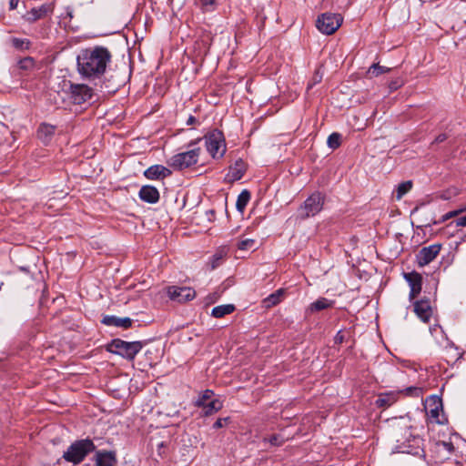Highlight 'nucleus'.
<instances>
[{
  "mask_svg": "<svg viewBox=\"0 0 466 466\" xmlns=\"http://www.w3.org/2000/svg\"><path fill=\"white\" fill-rule=\"evenodd\" d=\"M171 170L162 165H153L147 168L144 176L151 180L167 177L171 175Z\"/></svg>",
  "mask_w": 466,
  "mask_h": 466,
  "instance_id": "a211bd4d",
  "label": "nucleus"
},
{
  "mask_svg": "<svg viewBox=\"0 0 466 466\" xmlns=\"http://www.w3.org/2000/svg\"><path fill=\"white\" fill-rule=\"evenodd\" d=\"M142 347L143 345L140 341L127 342L120 339H114L108 343L106 350L111 353L120 355L128 360H132L142 350Z\"/></svg>",
  "mask_w": 466,
  "mask_h": 466,
  "instance_id": "7ed1b4c3",
  "label": "nucleus"
},
{
  "mask_svg": "<svg viewBox=\"0 0 466 466\" xmlns=\"http://www.w3.org/2000/svg\"><path fill=\"white\" fill-rule=\"evenodd\" d=\"M215 0H200L203 6L211 5L214 4Z\"/></svg>",
  "mask_w": 466,
  "mask_h": 466,
  "instance_id": "49530a36",
  "label": "nucleus"
},
{
  "mask_svg": "<svg viewBox=\"0 0 466 466\" xmlns=\"http://www.w3.org/2000/svg\"><path fill=\"white\" fill-rule=\"evenodd\" d=\"M206 147L212 157H221L226 152L223 135L219 131H213L206 136Z\"/></svg>",
  "mask_w": 466,
  "mask_h": 466,
  "instance_id": "6e6552de",
  "label": "nucleus"
},
{
  "mask_svg": "<svg viewBox=\"0 0 466 466\" xmlns=\"http://www.w3.org/2000/svg\"><path fill=\"white\" fill-rule=\"evenodd\" d=\"M55 8L54 3L43 4L39 7H34L28 11L24 18L29 23H35V21L46 17L47 15L52 14Z\"/></svg>",
  "mask_w": 466,
  "mask_h": 466,
  "instance_id": "ddd939ff",
  "label": "nucleus"
},
{
  "mask_svg": "<svg viewBox=\"0 0 466 466\" xmlns=\"http://www.w3.org/2000/svg\"><path fill=\"white\" fill-rule=\"evenodd\" d=\"M65 18H69L71 20L73 18V9L69 6L66 8V16Z\"/></svg>",
  "mask_w": 466,
  "mask_h": 466,
  "instance_id": "37998d69",
  "label": "nucleus"
},
{
  "mask_svg": "<svg viewBox=\"0 0 466 466\" xmlns=\"http://www.w3.org/2000/svg\"><path fill=\"white\" fill-rule=\"evenodd\" d=\"M441 248L440 244H433L422 248L416 255L419 267H424L435 259Z\"/></svg>",
  "mask_w": 466,
  "mask_h": 466,
  "instance_id": "f8f14e48",
  "label": "nucleus"
},
{
  "mask_svg": "<svg viewBox=\"0 0 466 466\" xmlns=\"http://www.w3.org/2000/svg\"><path fill=\"white\" fill-rule=\"evenodd\" d=\"M405 433L401 438L397 439L396 451L400 453H408L420 457H425L422 448L423 439L419 435L413 434L410 429V426L405 425Z\"/></svg>",
  "mask_w": 466,
  "mask_h": 466,
  "instance_id": "f03ea898",
  "label": "nucleus"
},
{
  "mask_svg": "<svg viewBox=\"0 0 466 466\" xmlns=\"http://www.w3.org/2000/svg\"><path fill=\"white\" fill-rule=\"evenodd\" d=\"M34 66V60H17V66L20 69L27 70Z\"/></svg>",
  "mask_w": 466,
  "mask_h": 466,
  "instance_id": "e433bc0d",
  "label": "nucleus"
},
{
  "mask_svg": "<svg viewBox=\"0 0 466 466\" xmlns=\"http://www.w3.org/2000/svg\"><path fill=\"white\" fill-rule=\"evenodd\" d=\"M342 340H343V336L340 334V331H339V332H338V334L335 337V341L341 343Z\"/></svg>",
  "mask_w": 466,
  "mask_h": 466,
  "instance_id": "09e8293b",
  "label": "nucleus"
},
{
  "mask_svg": "<svg viewBox=\"0 0 466 466\" xmlns=\"http://www.w3.org/2000/svg\"><path fill=\"white\" fill-rule=\"evenodd\" d=\"M412 187L411 181H404L400 183L396 190V198L400 200L402 197L407 194Z\"/></svg>",
  "mask_w": 466,
  "mask_h": 466,
  "instance_id": "c756f323",
  "label": "nucleus"
},
{
  "mask_svg": "<svg viewBox=\"0 0 466 466\" xmlns=\"http://www.w3.org/2000/svg\"><path fill=\"white\" fill-rule=\"evenodd\" d=\"M461 241H462V242L466 241V233L463 234V236L461 238Z\"/></svg>",
  "mask_w": 466,
  "mask_h": 466,
  "instance_id": "3c124183",
  "label": "nucleus"
},
{
  "mask_svg": "<svg viewBox=\"0 0 466 466\" xmlns=\"http://www.w3.org/2000/svg\"><path fill=\"white\" fill-rule=\"evenodd\" d=\"M230 420L229 417L225 418H219L216 420V422L213 424V429H220L227 425Z\"/></svg>",
  "mask_w": 466,
  "mask_h": 466,
  "instance_id": "4c0bfd02",
  "label": "nucleus"
},
{
  "mask_svg": "<svg viewBox=\"0 0 466 466\" xmlns=\"http://www.w3.org/2000/svg\"><path fill=\"white\" fill-rule=\"evenodd\" d=\"M222 407V402L218 399H214L209 402H207L206 405L202 406L201 408L203 409L204 416H209L220 410Z\"/></svg>",
  "mask_w": 466,
  "mask_h": 466,
  "instance_id": "393cba45",
  "label": "nucleus"
},
{
  "mask_svg": "<svg viewBox=\"0 0 466 466\" xmlns=\"http://www.w3.org/2000/svg\"><path fill=\"white\" fill-rule=\"evenodd\" d=\"M167 295L170 299L181 303L192 300L196 297V291L190 287L171 286L167 288Z\"/></svg>",
  "mask_w": 466,
  "mask_h": 466,
  "instance_id": "9b49d317",
  "label": "nucleus"
},
{
  "mask_svg": "<svg viewBox=\"0 0 466 466\" xmlns=\"http://www.w3.org/2000/svg\"><path fill=\"white\" fill-rule=\"evenodd\" d=\"M214 391L211 390H206L203 392H201L198 398V400L195 402V405L197 407H202L206 405L207 402H209L211 400H213Z\"/></svg>",
  "mask_w": 466,
  "mask_h": 466,
  "instance_id": "c85d7f7f",
  "label": "nucleus"
},
{
  "mask_svg": "<svg viewBox=\"0 0 466 466\" xmlns=\"http://www.w3.org/2000/svg\"><path fill=\"white\" fill-rule=\"evenodd\" d=\"M427 415L431 420V421L436 422L438 424H444L447 422V420L441 413L443 411L442 410V401L437 396H431L429 400H427Z\"/></svg>",
  "mask_w": 466,
  "mask_h": 466,
  "instance_id": "9d476101",
  "label": "nucleus"
},
{
  "mask_svg": "<svg viewBox=\"0 0 466 466\" xmlns=\"http://www.w3.org/2000/svg\"><path fill=\"white\" fill-rule=\"evenodd\" d=\"M186 124L187 126H192V125H195V124H199L198 120L194 116H189L187 119V122Z\"/></svg>",
  "mask_w": 466,
  "mask_h": 466,
  "instance_id": "79ce46f5",
  "label": "nucleus"
},
{
  "mask_svg": "<svg viewBox=\"0 0 466 466\" xmlns=\"http://www.w3.org/2000/svg\"><path fill=\"white\" fill-rule=\"evenodd\" d=\"M264 441H268L272 446H280L285 441V438L280 434H273L268 439L265 438Z\"/></svg>",
  "mask_w": 466,
  "mask_h": 466,
  "instance_id": "72a5a7b5",
  "label": "nucleus"
},
{
  "mask_svg": "<svg viewBox=\"0 0 466 466\" xmlns=\"http://www.w3.org/2000/svg\"><path fill=\"white\" fill-rule=\"evenodd\" d=\"M446 139H447V136H446L445 134H441V135H439V136L435 138L434 142H435V143H442V142H443V141H445Z\"/></svg>",
  "mask_w": 466,
  "mask_h": 466,
  "instance_id": "c03bdc74",
  "label": "nucleus"
},
{
  "mask_svg": "<svg viewBox=\"0 0 466 466\" xmlns=\"http://www.w3.org/2000/svg\"><path fill=\"white\" fill-rule=\"evenodd\" d=\"M96 450V445L89 438L77 440L70 444L62 458L75 465L81 463L86 457Z\"/></svg>",
  "mask_w": 466,
  "mask_h": 466,
  "instance_id": "f257e3e1",
  "label": "nucleus"
},
{
  "mask_svg": "<svg viewBox=\"0 0 466 466\" xmlns=\"http://www.w3.org/2000/svg\"><path fill=\"white\" fill-rule=\"evenodd\" d=\"M401 391H388L380 393L376 400V405L379 408H388L395 403Z\"/></svg>",
  "mask_w": 466,
  "mask_h": 466,
  "instance_id": "412c9836",
  "label": "nucleus"
},
{
  "mask_svg": "<svg viewBox=\"0 0 466 466\" xmlns=\"http://www.w3.org/2000/svg\"><path fill=\"white\" fill-rule=\"evenodd\" d=\"M400 391H401V393L405 392L406 395H416V396H418L420 393L421 390L420 388H418V387H408L405 390H400Z\"/></svg>",
  "mask_w": 466,
  "mask_h": 466,
  "instance_id": "ea45409f",
  "label": "nucleus"
},
{
  "mask_svg": "<svg viewBox=\"0 0 466 466\" xmlns=\"http://www.w3.org/2000/svg\"><path fill=\"white\" fill-rule=\"evenodd\" d=\"M414 312L423 322H429L432 315V309L428 299H420L414 303Z\"/></svg>",
  "mask_w": 466,
  "mask_h": 466,
  "instance_id": "f3484780",
  "label": "nucleus"
},
{
  "mask_svg": "<svg viewBox=\"0 0 466 466\" xmlns=\"http://www.w3.org/2000/svg\"><path fill=\"white\" fill-rule=\"evenodd\" d=\"M66 93L71 101L76 105H81L89 100L93 96V90L84 84H73L69 82Z\"/></svg>",
  "mask_w": 466,
  "mask_h": 466,
  "instance_id": "1a4fd4ad",
  "label": "nucleus"
},
{
  "mask_svg": "<svg viewBox=\"0 0 466 466\" xmlns=\"http://www.w3.org/2000/svg\"><path fill=\"white\" fill-rule=\"evenodd\" d=\"M284 290L282 289L276 290L272 294L268 295L262 301L263 307L266 309H270L276 305H278L283 299Z\"/></svg>",
  "mask_w": 466,
  "mask_h": 466,
  "instance_id": "b1692460",
  "label": "nucleus"
},
{
  "mask_svg": "<svg viewBox=\"0 0 466 466\" xmlns=\"http://www.w3.org/2000/svg\"><path fill=\"white\" fill-rule=\"evenodd\" d=\"M250 192L247 189L241 191V193L238 196L236 208L238 211L243 212L246 208L248 203L250 200Z\"/></svg>",
  "mask_w": 466,
  "mask_h": 466,
  "instance_id": "cd10ccee",
  "label": "nucleus"
},
{
  "mask_svg": "<svg viewBox=\"0 0 466 466\" xmlns=\"http://www.w3.org/2000/svg\"><path fill=\"white\" fill-rule=\"evenodd\" d=\"M116 463L115 451H98L96 452V466H115Z\"/></svg>",
  "mask_w": 466,
  "mask_h": 466,
  "instance_id": "6ab92c4d",
  "label": "nucleus"
},
{
  "mask_svg": "<svg viewBox=\"0 0 466 466\" xmlns=\"http://www.w3.org/2000/svg\"><path fill=\"white\" fill-rule=\"evenodd\" d=\"M255 240L251 238H246L238 242V247L241 250H248L254 247Z\"/></svg>",
  "mask_w": 466,
  "mask_h": 466,
  "instance_id": "f704fd0d",
  "label": "nucleus"
},
{
  "mask_svg": "<svg viewBox=\"0 0 466 466\" xmlns=\"http://www.w3.org/2000/svg\"><path fill=\"white\" fill-rule=\"evenodd\" d=\"M101 322L106 326L119 327L123 329H128L132 325V319L130 318H119L111 315L105 316Z\"/></svg>",
  "mask_w": 466,
  "mask_h": 466,
  "instance_id": "4be33fe9",
  "label": "nucleus"
},
{
  "mask_svg": "<svg viewBox=\"0 0 466 466\" xmlns=\"http://www.w3.org/2000/svg\"><path fill=\"white\" fill-rule=\"evenodd\" d=\"M12 45L15 48L19 50L28 49L30 46V41L25 38H13Z\"/></svg>",
  "mask_w": 466,
  "mask_h": 466,
  "instance_id": "473e14b6",
  "label": "nucleus"
},
{
  "mask_svg": "<svg viewBox=\"0 0 466 466\" xmlns=\"http://www.w3.org/2000/svg\"><path fill=\"white\" fill-rule=\"evenodd\" d=\"M199 153L200 148H193L172 156L167 163L175 170H183L198 163Z\"/></svg>",
  "mask_w": 466,
  "mask_h": 466,
  "instance_id": "423d86ee",
  "label": "nucleus"
},
{
  "mask_svg": "<svg viewBox=\"0 0 466 466\" xmlns=\"http://www.w3.org/2000/svg\"><path fill=\"white\" fill-rule=\"evenodd\" d=\"M19 0H10L9 1V9L15 10L18 5Z\"/></svg>",
  "mask_w": 466,
  "mask_h": 466,
  "instance_id": "a18cd8bd",
  "label": "nucleus"
},
{
  "mask_svg": "<svg viewBox=\"0 0 466 466\" xmlns=\"http://www.w3.org/2000/svg\"><path fill=\"white\" fill-rule=\"evenodd\" d=\"M235 310V306L233 304H226V305H219L215 308H213L211 315L214 318H222L226 315H228L232 313Z\"/></svg>",
  "mask_w": 466,
  "mask_h": 466,
  "instance_id": "a878e982",
  "label": "nucleus"
},
{
  "mask_svg": "<svg viewBox=\"0 0 466 466\" xmlns=\"http://www.w3.org/2000/svg\"><path fill=\"white\" fill-rule=\"evenodd\" d=\"M341 143V135L339 133H332L329 136L327 144L329 147L332 149H336L340 146Z\"/></svg>",
  "mask_w": 466,
  "mask_h": 466,
  "instance_id": "2f4dec72",
  "label": "nucleus"
},
{
  "mask_svg": "<svg viewBox=\"0 0 466 466\" xmlns=\"http://www.w3.org/2000/svg\"><path fill=\"white\" fill-rule=\"evenodd\" d=\"M158 446L159 448H164V442H161Z\"/></svg>",
  "mask_w": 466,
  "mask_h": 466,
  "instance_id": "603ef678",
  "label": "nucleus"
},
{
  "mask_svg": "<svg viewBox=\"0 0 466 466\" xmlns=\"http://www.w3.org/2000/svg\"><path fill=\"white\" fill-rule=\"evenodd\" d=\"M321 67H322V66H319V68H317L315 75L312 78V84L310 85V86H312L313 85L321 81L322 76H323V72H321Z\"/></svg>",
  "mask_w": 466,
  "mask_h": 466,
  "instance_id": "58836bf2",
  "label": "nucleus"
},
{
  "mask_svg": "<svg viewBox=\"0 0 466 466\" xmlns=\"http://www.w3.org/2000/svg\"><path fill=\"white\" fill-rule=\"evenodd\" d=\"M333 300H329L326 298H319L316 301L310 304L309 309L311 311H320L329 308H331L334 305Z\"/></svg>",
  "mask_w": 466,
  "mask_h": 466,
  "instance_id": "bb28decb",
  "label": "nucleus"
},
{
  "mask_svg": "<svg viewBox=\"0 0 466 466\" xmlns=\"http://www.w3.org/2000/svg\"><path fill=\"white\" fill-rule=\"evenodd\" d=\"M246 170L247 167L245 162L241 158H238L232 166H230L229 171L225 177V180L228 183L238 181L242 178Z\"/></svg>",
  "mask_w": 466,
  "mask_h": 466,
  "instance_id": "4468645a",
  "label": "nucleus"
},
{
  "mask_svg": "<svg viewBox=\"0 0 466 466\" xmlns=\"http://www.w3.org/2000/svg\"><path fill=\"white\" fill-rule=\"evenodd\" d=\"M454 222L457 227H466V215L458 218Z\"/></svg>",
  "mask_w": 466,
  "mask_h": 466,
  "instance_id": "a19ab883",
  "label": "nucleus"
},
{
  "mask_svg": "<svg viewBox=\"0 0 466 466\" xmlns=\"http://www.w3.org/2000/svg\"><path fill=\"white\" fill-rule=\"evenodd\" d=\"M138 196L141 200L150 204H155L159 200V192L153 186H143Z\"/></svg>",
  "mask_w": 466,
  "mask_h": 466,
  "instance_id": "aec40b11",
  "label": "nucleus"
},
{
  "mask_svg": "<svg viewBox=\"0 0 466 466\" xmlns=\"http://www.w3.org/2000/svg\"><path fill=\"white\" fill-rule=\"evenodd\" d=\"M324 205V196L319 192L310 195L298 209V218L306 219L319 213Z\"/></svg>",
  "mask_w": 466,
  "mask_h": 466,
  "instance_id": "39448f33",
  "label": "nucleus"
},
{
  "mask_svg": "<svg viewBox=\"0 0 466 466\" xmlns=\"http://www.w3.org/2000/svg\"><path fill=\"white\" fill-rule=\"evenodd\" d=\"M56 132V127L50 124L42 123L37 130L38 137L47 143L51 140L52 137Z\"/></svg>",
  "mask_w": 466,
  "mask_h": 466,
  "instance_id": "5701e85b",
  "label": "nucleus"
},
{
  "mask_svg": "<svg viewBox=\"0 0 466 466\" xmlns=\"http://www.w3.org/2000/svg\"><path fill=\"white\" fill-rule=\"evenodd\" d=\"M219 259H220V257H218L216 255L214 256V259L212 262V268H215L218 265Z\"/></svg>",
  "mask_w": 466,
  "mask_h": 466,
  "instance_id": "de8ad7c7",
  "label": "nucleus"
},
{
  "mask_svg": "<svg viewBox=\"0 0 466 466\" xmlns=\"http://www.w3.org/2000/svg\"><path fill=\"white\" fill-rule=\"evenodd\" d=\"M77 70L83 78L94 80L100 78L106 68V60H76Z\"/></svg>",
  "mask_w": 466,
  "mask_h": 466,
  "instance_id": "20e7f679",
  "label": "nucleus"
},
{
  "mask_svg": "<svg viewBox=\"0 0 466 466\" xmlns=\"http://www.w3.org/2000/svg\"><path fill=\"white\" fill-rule=\"evenodd\" d=\"M343 18L339 14L325 13L320 15L317 21V28L325 35H332L341 25Z\"/></svg>",
  "mask_w": 466,
  "mask_h": 466,
  "instance_id": "0eeeda50",
  "label": "nucleus"
},
{
  "mask_svg": "<svg viewBox=\"0 0 466 466\" xmlns=\"http://www.w3.org/2000/svg\"><path fill=\"white\" fill-rule=\"evenodd\" d=\"M464 209H456V210H452V211H450L446 214H444L442 217H441V219L440 220V223L441 222H445L447 221L448 219L451 218H455L457 216H459Z\"/></svg>",
  "mask_w": 466,
  "mask_h": 466,
  "instance_id": "c9c22d12",
  "label": "nucleus"
},
{
  "mask_svg": "<svg viewBox=\"0 0 466 466\" xmlns=\"http://www.w3.org/2000/svg\"><path fill=\"white\" fill-rule=\"evenodd\" d=\"M111 55L107 48L96 46L93 48L82 49L76 58H110Z\"/></svg>",
  "mask_w": 466,
  "mask_h": 466,
  "instance_id": "dca6fc26",
  "label": "nucleus"
},
{
  "mask_svg": "<svg viewBox=\"0 0 466 466\" xmlns=\"http://www.w3.org/2000/svg\"><path fill=\"white\" fill-rule=\"evenodd\" d=\"M389 71H390L389 67L381 66L379 64H373L372 66H370V68L367 72V75L369 77H374V76H380L382 73L389 72Z\"/></svg>",
  "mask_w": 466,
  "mask_h": 466,
  "instance_id": "7c9ffc66",
  "label": "nucleus"
},
{
  "mask_svg": "<svg viewBox=\"0 0 466 466\" xmlns=\"http://www.w3.org/2000/svg\"><path fill=\"white\" fill-rule=\"evenodd\" d=\"M397 87H398V86H397V85H396L395 83H394V84L392 83V84H390V89H397Z\"/></svg>",
  "mask_w": 466,
  "mask_h": 466,
  "instance_id": "8fccbe9b",
  "label": "nucleus"
},
{
  "mask_svg": "<svg viewBox=\"0 0 466 466\" xmlns=\"http://www.w3.org/2000/svg\"><path fill=\"white\" fill-rule=\"evenodd\" d=\"M405 279L410 285V300L414 299L421 291L422 277L417 272L405 274Z\"/></svg>",
  "mask_w": 466,
  "mask_h": 466,
  "instance_id": "2eb2a0df",
  "label": "nucleus"
}]
</instances>
